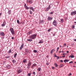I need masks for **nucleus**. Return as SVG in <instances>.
<instances>
[{
  "label": "nucleus",
  "instance_id": "1",
  "mask_svg": "<svg viewBox=\"0 0 76 76\" xmlns=\"http://www.w3.org/2000/svg\"><path fill=\"white\" fill-rule=\"evenodd\" d=\"M37 34H33L31 36H30L29 37V38L30 39H34L37 38Z\"/></svg>",
  "mask_w": 76,
  "mask_h": 76
},
{
  "label": "nucleus",
  "instance_id": "2",
  "mask_svg": "<svg viewBox=\"0 0 76 76\" xmlns=\"http://www.w3.org/2000/svg\"><path fill=\"white\" fill-rule=\"evenodd\" d=\"M31 64H32L31 61H29L27 65V68L28 69H29L31 67Z\"/></svg>",
  "mask_w": 76,
  "mask_h": 76
},
{
  "label": "nucleus",
  "instance_id": "3",
  "mask_svg": "<svg viewBox=\"0 0 76 76\" xmlns=\"http://www.w3.org/2000/svg\"><path fill=\"white\" fill-rule=\"evenodd\" d=\"M10 31L11 32L12 35H15V31L13 28H11L10 29Z\"/></svg>",
  "mask_w": 76,
  "mask_h": 76
},
{
  "label": "nucleus",
  "instance_id": "4",
  "mask_svg": "<svg viewBox=\"0 0 76 76\" xmlns=\"http://www.w3.org/2000/svg\"><path fill=\"white\" fill-rule=\"evenodd\" d=\"M22 69L20 67H19L18 68V73H21L22 72Z\"/></svg>",
  "mask_w": 76,
  "mask_h": 76
},
{
  "label": "nucleus",
  "instance_id": "5",
  "mask_svg": "<svg viewBox=\"0 0 76 76\" xmlns=\"http://www.w3.org/2000/svg\"><path fill=\"white\" fill-rule=\"evenodd\" d=\"M76 15V11H75L73 12H72L71 13V16H73V15Z\"/></svg>",
  "mask_w": 76,
  "mask_h": 76
},
{
  "label": "nucleus",
  "instance_id": "6",
  "mask_svg": "<svg viewBox=\"0 0 76 76\" xmlns=\"http://www.w3.org/2000/svg\"><path fill=\"white\" fill-rule=\"evenodd\" d=\"M53 25H54L55 26H57V22L56 20H54L53 22Z\"/></svg>",
  "mask_w": 76,
  "mask_h": 76
},
{
  "label": "nucleus",
  "instance_id": "7",
  "mask_svg": "<svg viewBox=\"0 0 76 76\" xmlns=\"http://www.w3.org/2000/svg\"><path fill=\"white\" fill-rule=\"evenodd\" d=\"M53 19V18L50 17H49L48 18V21H50V20H52Z\"/></svg>",
  "mask_w": 76,
  "mask_h": 76
},
{
  "label": "nucleus",
  "instance_id": "8",
  "mask_svg": "<svg viewBox=\"0 0 76 76\" xmlns=\"http://www.w3.org/2000/svg\"><path fill=\"white\" fill-rule=\"evenodd\" d=\"M28 49H26L25 50V55H27L28 53Z\"/></svg>",
  "mask_w": 76,
  "mask_h": 76
},
{
  "label": "nucleus",
  "instance_id": "9",
  "mask_svg": "<svg viewBox=\"0 0 76 76\" xmlns=\"http://www.w3.org/2000/svg\"><path fill=\"white\" fill-rule=\"evenodd\" d=\"M33 31H29L28 32V33H27V34L28 35H30L31 34H32L33 33Z\"/></svg>",
  "mask_w": 76,
  "mask_h": 76
},
{
  "label": "nucleus",
  "instance_id": "10",
  "mask_svg": "<svg viewBox=\"0 0 76 76\" xmlns=\"http://www.w3.org/2000/svg\"><path fill=\"white\" fill-rule=\"evenodd\" d=\"M0 35H1V36H4V35H5V34H4V33L3 32H1L0 33Z\"/></svg>",
  "mask_w": 76,
  "mask_h": 76
},
{
  "label": "nucleus",
  "instance_id": "11",
  "mask_svg": "<svg viewBox=\"0 0 76 76\" xmlns=\"http://www.w3.org/2000/svg\"><path fill=\"white\" fill-rule=\"evenodd\" d=\"M6 22L4 21L3 22V24H2L1 26L2 27H3V26H4L6 25Z\"/></svg>",
  "mask_w": 76,
  "mask_h": 76
},
{
  "label": "nucleus",
  "instance_id": "12",
  "mask_svg": "<svg viewBox=\"0 0 76 76\" xmlns=\"http://www.w3.org/2000/svg\"><path fill=\"white\" fill-rule=\"evenodd\" d=\"M11 67V66L9 65H7V69H10Z\"/></svg>",
  "mask_w": 76,
  "mask_h": 76
},
{
  "label": "nucleus",
  "instance_id": "13",
  "mask_svg": "<svg viewBox=\"0 0 76 76\" xmlns=\"http://www.w3.org/2000/svg\"><path fill=\"white\" fill-rule=\"evenodd\" d=\"M37 66V64H34L33 65H32L31 66V68H33L34 67H36Z\"/></svg>",
  "mask_w": 76,
  "mask_h": 76
},
{
  "label": "nucleus",
  "instance_id": "14",
  "mask_svg": "<svg viewBox=\"0 0 76 76\" xmlns=\"http://www.w3.org/2000/svg\"><path fill=\"white\" fill-rule=\"evenodd\" d=\"M24 44H22V45L21 46V47H20V50H21L22 48H23V47Z\"/></svg>",
  "mask_w": 76,
  "mask_h": 76
},
{
  "label": "nucleus",
  "instance_id": "15",
  "mask_svg": "<svg viewBox=\"0 0 76 76\" xmlns=\"http://www.w3.org/2000/svg\"><path fill=\"white\" fill-rule=\"evenodd\" d=\"M29 9H30V10H32L33 11H34V9L33 8V7H29Z\"/></svg>",
  "mask_w": 76,
  "mask_h": 76
},
{
  "label": "nucleus",
  "instance_id": "16",
  "mask_svg": "<svg viewBox=\"0 0 76 76\" xmlns=\"http://www.w3.org/2000/svg\"><path fill=\"white\" fill-rule=\"evenodd\" d=\"M55 51V49H54L51 50L50 52V54H52L53 53V52H54Z\"/></svg>",
  "mask_w": 76,
  "mask_h": 76
},
{
  "label": "nucleus",
  "instance_id": "17",
  "mask_svg": "<svg viewBox=\"0 0 76 76\" xmlns=\"http://www.w3.org/2000/svg\"><path fill=\"white\" fill-rule=\"evenodd\" d=\"M44 41L42 40H41L39 42V44H42Z\"/></svg>",
  "mask_w": 76,
  "mask_h": 76
},
{
  "label": "nucleus",
  "instance_id": "18",
  "mask_svg": "<svg viewBox=\"0 0 76 76\" xmlns=\"http://www.w3.org/2000/svg\"><path fill=\"white\" fill-rule=\"evenodd\" d=\"M70 57L71 58H74V57H75V56H73L72 54L71 56H69V57Z\"/></svg>",
  "mask_w": 76,
  "mask_h": 76
},
{
  "label": "nucleus",
  "instance_id": "19",
  "mask_svg": "<svg viewBox=\"0 0 76 76\" xmlns=\"http://www.w3.org/2000/svg\"><path fill=\"white\" fill-rule=\"evenodd\" d=\"M68 61H69V60L65 59L64 60V63H66V62H68Z\"/></svg>",
  "mask_w": 76,
  "mask_h": 76
},
{
  "label": "nucleus",
  "instance_id": "20",
  "mask_svg": "<svg viewBox=\"0 0 76 76\" xmlns=\"http://www.w3.org/2000/svg\"><path fill=\"white\" fill-rule=\"evenodd\" d=\"M54 65L55 66V67H58V65L57 64V63H55L54 64Z\"/></svg>",
  "mask_w": 76,
  "mask_h": 76
},
{
  "label": "nucleus",
  "instance_id": "21",
  "mask_svg": "<svg viewBox=\"0 0 76 76\" xmlns=\"http://www.w3.org/2000/svg\"><path fill=\"white\" fill-rule=\"evenodd\" d=\"M27 40L28 41H30V42L32 41V39H27Z\"/></svg>",
  "mask_w": 76,
  "mask_h": 76
},
{
  "label": "nucleus",
  "instance_id": "22",
  "mask_svg": "<svg viewBox=\"0 0 76 76\" xmlns=\"http://www.w3.org/2000/svg\"><path fill=\"white\" fill-rule=\"evenodd\" d=\"M12 63H16V61L15 60H13L12 61Z\"/></svg>",
  "mask_w": 76,
  "mask_h": 76
},
{
  "label": "nucleus",
  "instance_id": "23",
  "mask_svg": "<svg viewBox=\"0 0 76 76\" xmlns=\"http://www.w3.org/2000/svg\"><path fill=\"white\" fill-rule=\"evenodd\" d=\"M23 63H26V59L24 60L23 61Z\"/></svg>",
  "mask_w": 76,
  "mask_h": 76
},
{
  "label": "nucleus",
  "instance_id": "24",
  "mask_svg": "<svg viewBox=\"0 0 76 76\" xmlns=\"http://www.w3.org/2000/svg\"><path fill=\"white\" fill-rule=\"evenodd\" d=\"M34 52L35 53H38V51L36 50H34Z\"/></svg>",
  "mask_w": 76,
  "mask_h": 76
},
{
  "label": "nucleus",
  "instance_id": "25",
  "mask_svg": "<svg viewBox=\"0 0 76 76\" xmlns=\"http://www.w3.org/2000/svg\"><path fill=\"white\" fill-rule=\"evenodd\" d=\"M26 9H29V8H28V6H26V7H25Z\"/></svg>",
  "mask_w": 76,
  "mask_h": 76
},
{
  "label": "nucleus",
  "instance_id": "26",
  "mask_svg": "<svg viewBox=\"0 0 76 76\" xmlns=\"http://www.w3.org/2000/svg\"><path fill=\"white\" fill-rule=\"evenodd\" d=\"M16 56H17V53H16V54H14V57L15 58V57H16Z\"/></svg>",
  "mask_w": 76,
  "mask_h": 76
},
{
  "label": "nucleus",
  "instance_id": "27",
  "mask_svg": "<svg viewBox=\"0 0 76 76\" xmlns=\"http://www.w3.org/2000/svg\"><path fill=\"white\" fill-rule=\"evenodd\" d=\"M41 68H38V70L39 71V72H40L41 71Z\"/></svg>",
  "mask_w": 76,
  "mask_h": 76
},
{
  "label": "nucleus",
  "instance_id": "28",
  "mask_svg": "<svg viewBox=\"0 0 76 76\" xmlns=\"http://www.w3.org/2000/svg\"><path fill=\"white\" fill-rule=\"evenodd\" d=\"M63 19H61V23H62V22H63Z\"/></svg>",
  "mask_w": 76,
  "mask_h": 76
},
{
  "label": "nucleus",
  "instance_id": "29",
  "mask_svg": "<svg viewBox=\"0 0 76 76\" xmlns=\"http://www.w3.org/2000/svg\"><path fill=\"white\" fill-rule=\"evenodd\" d=\"M10 13H11V11L9 10L8 11V13H9V15H10Z\"/></svg>",
  "mask_w": 76,
  "mask_h": 76
},
{
  "label": "nucleus",
  "instance_id": "30",
  "mask_svg": "<svg viewBox=\"0 0 76 76\" xmlns=\"http://www.w3.org/2000/svg\"><path fill=\"white\" fill-rule=\"evenodd\" d=\"M29 12H30V13L31 15V14L32 13V12L31 11V10H30L29 11Z\"/></svg>",
  "mask_w": 76,
  "mask_h": 76
},
{
  "label": "nucleus",
  "instance_id": "31",
  "mask_svg": "<svg viewBox=\"0 0 76 76\" xmlns=\"http://www.w3.org/2000/svg\"><path fill=\"white\" fill-rule=\"evenodd\" d=\"M51 7H50V5H49L48 6V7L47 8L48 9V10L50 9Z\"/></svg>",
  "mask_w": 76,
  "mask_h": 76
},
{
  "label": "nucleus",
  "instance_id": "32",
  "mask_svg": "<svg viewBox=\"0 0 76 76\" xmlns=\"http://www.w3.org/2000/svg\"><path fill=\"white\" fill-rule=\"evenodd\" d=\"M11 52H12V50H11V49H10L8 52V53H10Z\"/></svg>",
  "mask_w": 76,
  "mask_h": 76
},
{
  "label": "nucleus",
  "instance_id": "33",
  "mask_svg": "<svg viewBox=\"0 0 76 76\" xmlns=\"http://www.w3.org/2000/svg\"><path fill=\"white\" fill-rule=\"evenodd\" d=\"M75 26L74 25H73L72 26V29H74V28H75Z\"/></svg>",
  "mask_w": 76,
  "mask_h": 76
},
{
  "label": "nucleus",
  "instance_id": "34",
  "mask_svg": "<svg viewBox=\"0 0 76 76\" xmlns=\"http://www.w3.org/2000/svg\"><path fill=\"white\" fill-rule=\"evenodd\" d=\"M17 22L18 23V24H19V20H17Z\"/></svg>",
  "mask_w": 76,
  "mask_h": 76
},
{
  "label": "nucleus",
  "instance_id": "35",
  "mask_svg": "<svg viewBox=\"0 0 76 76\" xmlns=\"http://www.w3.org/2000/svg\"><path fill=\"white\" fill-rule=\"evenodd\" d=\"M50 15H53V12H50Z\"/></svg>",
  "mask_w": 76,
  "mask_h": 76
},
{
  "label": "nucleus",
  "instance_id": "36",
  "mask_svg": "<svg viewBox=\"0 0 76 76\" xmlns=\"http://www.w3.org/2000/svg\"><path fill=\"white\" fill-rule=\"evenodd\" d=\"M63 46H64V47H66V44L65 43L64 44H63Z\"/></svg>",
  "mask_w": 76,
  "mask_h": 76
},
{
  "label": "nucleus",
  "instance_id": "37",
  "mask_svg": "<svg viewBox=\"0 0 76 76\" xmlns=\"http://www.w3.org/2000/svg\"><path fill=\"white\" fill-rule=\"evenodd\" d=\"M51 29H49L48 30V32H50V31H51Z\"/></svg>",
  "mask_w": 76,
  "mask_h": 76
},
{
  "label": "nucleus",
  "instance_id": "38",
  "mask_svg": "<svg viewBox=\"0 0 76 76\" xmlns=\"http://www.w3.org/2000/svg\"><path fill=\"white\" fill-rule=\"evenodd\" d=\"M63 64H61V65H60V68L62 67H63Z\"/></svg>",
  "mask_w": 76,
  "mask_h": 76
},
{
  "label": "nucleus",
  "instance_id": "39",
  "mask_svg": "<svg viewBox=\"0 0 76 76\" xmlns=\"http://www.w3.org/2000/svg\"><path fill=\"white\" fill-rule=\"evenodd\" d=\"M31 73H29L28 74V76H31Z\"/></svg>",
  "mask_w": 76,
  "mask_h": 76
},
{
  "label": "nucleus",
  "instance_id": "40",
  "mask_svg": "<svg viewBox=\"0 0 76 76\" xmlns=\"http://www.w3.org/2000/svg\"><path fill=\"white\" fill-rule=\"evenodd\" d=\"M5 58H9V56H6L5 57Z\"/></svg>",
  "mask_w": 76,
  "mask_h": 76
},
{
  "label": "nucleus",
  "instance_id": "41",
  "mask_svg": "<svg viewBox=\"0 0 76 76\" xmlns=\"http://www.w3.org/2000/svg\"><path fill=\"white\" fill-rule=\"evenodd\" d=\"M73 63V61H70L69 62V64H70V63Z\"/></svg>",
  "mask_w": 76,
  "mask_h": 76
},
{
  "label": "nucleus",
  "instance_id": "42",
  "mask_svg": "<svg viewBox=\"0 0 76 76\" xmlns=\"http://www.w3.org/2000/svg\"><path fill=\"white\" fill-rule=\"evenodd\" d=\"M48 8H46V12H47V11H48Z\"/></svg>",
  "mask_w": 76,
  "mask_h": 76
},
{
  "label": "nucleus",
  "instance_id": "43",
  "mask_svg": "<svg viewBox=\"0 0 76 76\" xmlns=\"http://www.w3.org/2000/svg\"><path fill=\"white\" fill-rule=\"evenodd\" d=\"M29 1H30V0H27V3H28Z\"/></svg>",
  "mask_w": 76,
  "mask_h": 76
},
{
  "label": "nucleus",
  "instance_id": "44",
  "mask_svg": "<svg viewBox=\"0 0 76 76\" xmlns=\"http://www.w3.org/2000/svg\"><path fill=\"white\" fill-rule=\"evenodd\" d=\"M60 62H61V63H63V60H61Z\"/></svg>",
  "mask_w": 76,
  "mask_h": 76
},
{
  "label": "nucleus",
  "instance_id": "45",
  "mask_svg": "<svg viewBox=\"0 0 76 76\" xmlns=\"http://www.w3.org/2000/svg\"><path fill=\"white\" fill-rule=\"evenodd\" d=\"M33 75H35V72H33Z\"/></svg>",
  "mask_w": 76,
  "mask_h": 76
},
{
  "label": "nucleus",
  "instance_id": "46",
  "mask_svg": "<svg viewBox=\"0 0 76 76\" xmlns=\"http://www.w3.org/2000/svg\"><path fill=\"white\" fill-rule=\"evenodd\" d=\"M29 3H31H31H32V1L30 0V1H29Z\"/></svg>",
  "mask_w": 76,
  "mask_h": 76
},
{
  "label": "nucleus",
  "instance_id": "47",
  "mask_svg": "<svg viewBox=\"0 0 76 76\" xmlns=\"http://www.w3.org/2000/svg\"><path fill=\"white\" fill-rule=\"evenodd\" d=\"M71 75H72V73H69V76H71Z\"/></svg>",
  "mask_w": 76,
  "mask_h": 76
},
{
  "label": "nucleus",
  "instance_id": "48",
  "mask_svg": "<svg viewBox=\"0 0 76 76\" xmlns=\"http://www.w3.org/2000/svg\"><path fill=\"white\" fill-rule=\"evenodd\" d=\"M52 69H53V70H54V66H52Z\"/></svg>",
  "mask_w": 76,
  "mask_h": 76
},
{
  "label": "nucleus",
  "instance_id": "49",
  "mask_svg": "<svg viewBox=\"0 0 76 76\" xmlns=\"http://www.w3.org/2000/svg\"><path fill=\"white\" fill-rule=\"evenodd\" d=\"M59 50V47H58L57 48V51H58Z\"/></svg>",
  "mask_w": 76,
  "mask_h": 76
},
{
  "label": "nucleus",
  "instance_id": "50",
  "mask_svg": "<svg viewBox=\"0 0 76 76\" xmlns=\"http://www.w3.org/2000/svg\"><path fill=\"white\" fill-rule=\"evenodd\" d=\"M54 57H57V56H56V55H55L54 56Z\"/></svg>",
  "mask_w": 76,
  "mask_h": 76
},
{
  "label": "nucleus",
  "instance_id": "51",
  "mask_svg": "<svg viewBox=\"0 0 76 76\" xmlns=\"http://www.w3.org/2000/svg\"><path fill=\"white\" fill-rule=\"evenodd\" d=\"M26 6H26V4H25V5H24V7H26Z\"/></svg>",
  "mask_w": 76,
  "mask_h": 76
},
{
  "label": "nucleus",
  "instance_id": "52",
  "mask_svg": "<svg viewBox=\"0 0 76 76\" xmlns=\"http://www.w3.org/2000/svg\"><path fill=\"white\" fill-rule=\"evenodd\" d=\"M12 39H14V37H12Z\"/></svg>",
  "mask_w": 76,
  "mask_h": 76
},
{
  "label": "nucleus",
  "instance_id": "53",
  "mask_svg": "<svg viewBox=\"0 0 76 76\" xmlns=\"http://www.w3.org/2000/svg\"><path fill=\"white\" fill-rule=\"evenodd\" d=\"M57 59H58V58H59V57L57 56Z\"/></svg>",
  "mask_w": 76,
  "mask_h": 76
},
{
  "label": "nucleus",
  "instance_id": "54",
  "mask_svg": "<svg viewBox=\"0 0 76 76\" xmlns=\"http://www.w3.org/2000/svg\"><path fill=\"white\" fill-rule=\"evenodd\" d=\"M74 23L75 24V25H76V22H74Z\"/></svg>",
  "mask_w": 76,
  "mask_h": 76
},
{
  "label": "nucleus",
  "instance_id": "55",
  "mask_svg": "<svg viewBox=\"0 0 76 76\" xmlns=\"http://www.w3.org/2000/svg\"><path fill=\"white\" fill-rule=\"evenodd\" d=\"M62 57H65V56H62Z\"/></svg>",
  "mask_w": 76,
  "mask_h": 76
},
{
  "label": "nucleus",
  "instance_id": "56",
  "mask_svg": "<svg viewBox=\"0 0 76 76\" xmlns=\"http://www.w3.org/2000/svg\"><path fill=\"white\" fill-rule=\"evenodd\" d=\"M74 41H76V39H75L74 40Z\"/></svg>",
  "mask_w": 76,
  "mask_h": 76
},
{
  "label": "nucleus",
  "instance_id": "57",
  "mask_svg": "<svg viewBox=\"0 0 76 76\" xmlns=\"http://www.w3.org/2000/svg\"><path fill=\"white\" fill-rule=\"evenodd\" d=\"M66 52H67V53H69V51H66Z\"/></svg>",
  "mask_w": 76,
  "mask_h": 76
},
{
  "label": "nucleus",
  "instance_id": "58",
  "mask_svg": "<svg viewBox=\"0 0 76 76\" xmlns=\"http://www.w3.org/2000/svg\"><path fill=\"white\" fill-rule=\"evenodd\" d=\"M1 15V13H0V16Z\"/></svg>",
  "mask_w": 76,
  "mask_h": 76
},
{
  "label": "nucleus",
  "instance_id": "59",
  "mask_svg": "<svg viewBox=\"0 0 76 76\" xmlns=\"http://www.w3.org/2000/svg\"><path fill=\"white\" fill-rule=\"evenodd\" d=\"M61 53H64V51H62L61 52Z\"/></svg>",
  "mask_w": 76,
  "mask_h": 76
},
{
  "label": "nucleus",
  "instance_id": "60",
  "mask_svg": "<svg viewBox=\"0 0 76 76\" xmlns=\"http://www.w3.org/2000/svg\"><path fill=\"white\" fill-rule=\"evenodd\" d=\"M73 67H76V66H73Z\"/></svg>",
  "mask_w": 76,
  "mask_h": 76
},
{
  "label": "nucleus",
  "instance_id": "61",
  "mask_svg": "<svg viewBox=\"0 0 76 76\" xmlns=\"http://www.w3.org/2000/svg\"><path fill=\"white\" fill-rule=\"evenodd\" d=\"M64 47V46H62V48H63Z\"/></svg>",
  "mask_w": 76,
  "mask_h": 76
},
{
  "label": "nucleus",
  "instance_id": "62",
  "mask_svg": "<svg viewBox=\"0 0 76 76\" xmlns=\"http://www.w3.org/2000/svg\"><path fill=\"white\" fill-rule=\"evenodd\" d=\"M60 47H61V45H60Z\"/></svg>",
  "mask_w": 76,
  "mask_h": 76
},
{
  "label": "nucleus",
  "instance_id": "63",
  "mask_svg": "<svg viewBox=\"0 0 76 76\" xmlns=\"http://www.w3.org/2000/svg\"><path fill=\"white\" fill-rule=\"evenodd\" d=\"M59 52V53H61V51H60Z\"/></svg>",
  "mask_w": 76,
  "mask_h": 76
},
{
  "label": "nucleus",
  "instance_id": "64",
  "mask_svg": "<svg viewBox=\"0 0 76 76\" xmlns=\"http://www.w3.org/2000/svg\"><path fill=\"white\" fill-rule=\"evenodd\" d=\"M75 63H76V62H75Z\"/></svg>",
  "mask_w": 76,
  "mask_h": 76
}]
</instances>
